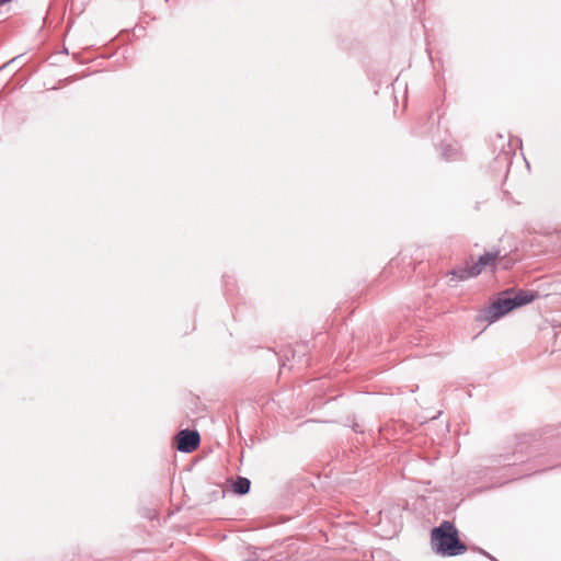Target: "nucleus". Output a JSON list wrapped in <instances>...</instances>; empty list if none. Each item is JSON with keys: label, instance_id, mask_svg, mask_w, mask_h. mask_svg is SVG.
<instances>
[{"label": "nucleus", "instance_id": "obj_4", "mask_svg": "<svg viewBox=\"0 0 561 561\" xmlns=\"http://www.w3.org/2000/svg\"><path fill=\"white\" fill-rule=\"evenodd\" d=\"M448 275L451 276V280L462 282L479 275V270L477 267L470 266H456L454 267Z\"/></svg>", "mask_w": 561, "mask_h": 561}, {"label": "nucleus", "instance_id": "obj_11", "mask_svg": "<svg viewBox=\"0 0 561 561\" xmlns=\"http://www.w3.org/2000/svg\"><path fill=\"white\" fill-rule=\"evenodd\" d=\"M12 0H0V4H8L9 2H11Z\"/></svg>", "mask_w": 561, "mask_h": 561}, {"label": "nucleus", "instance_id": "obj_7", "mask_svg": "<svg viewBox=\"0 0 561 561\" xmlns=\"http://www.w3.org/2000/svg\"><path fill=\"white\" fill-rule=\"evenodd\" d=\"M440 156L446 161H455L461 158V152L457 146H454L451 144H442Z\"/></svg>", "mask_w": 561, "mask_h": 561}, {"label": "nucleus", "instance_id": "obj_1", "mask_svg": "<svg viewBox=\"0 0 561 561\" xmlns=\"http://www.w3.org/2000/svg\"><path fill=\"white\" fill-rule=\"evenodd\" d=\"M431 548L442 557H456L467 551V546L459 539L458 529L449 520H444L431 531Z\"/></svg>", "mask_w": 561, "mask_h": 561}, {"label": "nucleus", "instance_id": "obj_2", "mask_svg": "<svg viewBox=\"0 0 561 561\" xmlns=\"http://www.w3.org/2000/svg\"><path fill=\"white\" fill-rule=\"evenodd\" d=\"M512 310H514V306L511 299V291L506 290L483 310V319L492 323Z\"/></svg>", "mask_w": 561, "mask_h": 561}, {"label": "nucleus", "instance_id": "obj_8", "mask_svg": "<svg viewBox=\"0 0 561 561\" xmlns=\"http://www.w3.org/2000/svg\"><path fill=\"white\" fill-rule=\"evenodd\" d=\"M251 482L248 478L238 477L232 484L233 492L239 495H245L250 492Z\"/></svg>", "mask_w": 561, "mask_h": 561}, {"label": "nucleus", "instance_id": "obj_6", "mask_svg": "<svg viewBox=\"0 0 561 561\" xmlns=\"http://www.w3.org/2000/svg\"><path fill=\"white\" fill-rule=\"evenodd\" d=\"M499 255H500L499 250L485 252L484 254L479 256L478 261L474 264H472V267H477L479 270V274H480L484 267L494 263V261L499 257Z\"/></svg>", "mask_w": 561, "mask_h": 561}, {"label": "nucleus", "instance_id": "obj_9", "mask_svg": "<svg viewBox=\"0 0 561 561\" xmlns=\"http://www.w3.org/2000/svg\"><path fill=\"white\" fill-rule=\"evenodd\" d=\"M9 16V7L8 4H0V22L7 20Z\"/></svg>", "mask_w": 561, "mask_h": 561}, {"label": "nucleus", "instance_id": "obj_10", "mask_svg": "<svg viewBox=\"0 0 561 561\" xmlns=\"http://www.w3.org/2000/svg\"><path fill=\"white\" fill-rule=\"evenodd\" d=\"M480 553L483 554L484 557H486L489 560L491 561H499L496 558H494L493 556H491L489 552H486L485 550L483 549H479Z\"/></svg>", "mask_w": 561, "mask_h": 561}, {"label": "nucleus", "instance_id": "obj_3", "mask_svg": "<svg viewBox=\"0 0 561 561\" xmlns=\"http://www.w3.org/2000/svg\"><path fill=\"white\" fill-rule=\"evenodd\" d=\"M201 443V436L197 431L182 430L176 435V448L182 453L194 451Z\"/></svg>", "mask_w": 561, "mask_h": 561}, {"label": "nucleus", "instance_id": "obj_5", "mask_svg": "<svg viewBox=\"0 0 561 561\" xmlns=\"http://www.w3.org/2000/svg\"><path fill=\"white\" fill-rule=\"evenodd\" d=\"M538 296L537 293L531 290H518L517 293H511V299L514 306V309L523 307L527 304H530Z\"/></svg>", "mask_w": 561, "mask_h": 561}, {"label": "nucleus", "instance_id": "obj_12", "mask_svg": "<svg viewBox=\"0 0 561 561\" xmlns=\"http://www.w3.org/2000/svg\"><path fill=\"white\" fill-rule=\"evenodd\" d=\"M244 561H257L256 559H248V560H244Z\"/></svg>", "mask_w": 561, "mask_h": 561}]
</instances>
